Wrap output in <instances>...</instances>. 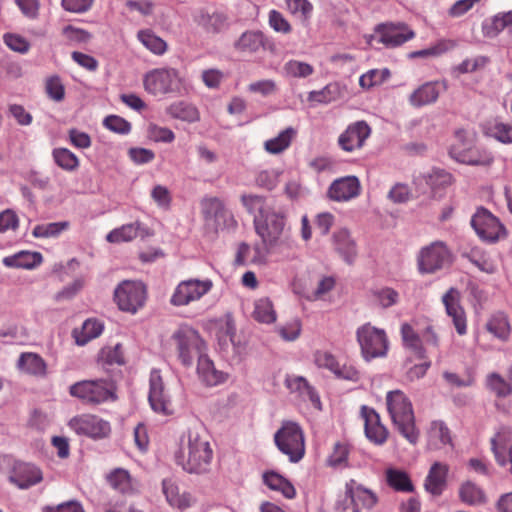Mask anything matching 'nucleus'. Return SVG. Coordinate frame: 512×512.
<instances>
[{
	"mask_svg": "<svg viewBox=\"0 0 512 512\" xmlns=\"http://www.w3.org/2000/svg\"><path fill=\"white\" fill-rule=\"evenodd\" d=\"M213 450L200 426L189 427L181 437L175 452V461L190 474H205L210 471Z\"/></svg>",
	"mask_w": 512,
	"mask_h": 512,
	"instance_id": "1",
	"label": "nucleus"
},
{
	"mask_svg": "<svg viewBox=\"0 0 512 512\" xmlns=\"http://www.w3.org/2000/svg\"><path fill=\"white\" fill-rule=\"evenodd\" d=\"M386 405L395 428L409 443L415 445L419 439V431L415 426L410 399L401 390H393L386 395Z\"/></svg>",
	"mask_w": 512,
	"mask_h": 512,
	"instance_id": "2",
	"label": "nucleus"
},
{
	"mask_svg": "<svg viewBox=\"0 0 512 512\" xmlns=\"http://www.w3.org/2000/svg\"><path fill=\"white\" fill-rule=\"evenodd\" d=\"M178 360L185 367H191L195 358L205 353L206 344L199 332L188 324H181L171 335Z\"/></svg>",
	"mask_w": 512,
	"mask_h": 512,
	"instance_id": "3",
	"label": "nucleus"
},
{
	"mask_svg": "<svg viewBox=\"0 0 512 512\" xmlns=\"http://www.w3.org/2000/svg\"><path fill=\"white\" fill-rule=\"evenodd\" d=\"M274 442L279 451L288 456L292 463L299 462L305 455L304 433L296 422L284 421L274 434Z\"/></svg>",
	"mask_w": 512,
	"mask_h": 512,
	"instance_id": "4",
	"label": "nucleus"
},
{
	"mask_svg": "<svg viewBox=\"0 0 512 512\" xmlns=\"http://www.w3.org/2000/svg\"><path fill=\"white\" fill-rule=\"evenodd\" d=\"M254 226L263 244L268 249H274L280 243L283 234L285 215L281 210L271 206L266 213L255 217Z\"/></svg>",
	"mask_w": 512,
	"mask_h": 512,
	"instance_id": "5",
	"label": "nucleus"
},
{
	"mask_svg": "<svg viewBox=\"0 0 512 512\" xmlns=\"http://www.w3.org/2000/svg\"><path fill=\"white\" fill-rule=\"evenodd\" d=\"M361 354L366 361L384 357L387 354L389 342L386 332L370 323L360 326L356 332Z\"/></svg>",
	"mask_w": 512,
	"mask_h": 512,
	"instance_id": "6",
	"label": "nucleus"
},
{
	"mask_svg": "<svg viewBox=\"0 0 512 512\" xmlns=\"http://www.w3.org/2000/svg\"><path fill=\"white\" fill-rule=\"evenodd\" d=\"M69 393L89 404H100L115 398L113 383L105 379L79 381L70 386Z\"/></svg>",
	"mask_w": 512,
	"mask_h": 512,
	"instance_id": "7",
	"label": "nucleus"
},
{
	"mask_svg": "<svg viewBox=\"0 0 512 512\" xmlns=\"http://www.w3.org/2000/svg\"><path fill=\"white\" fill-rule=\"evenodd\" d=\"M180 77L173 68H156L143 76V86L153 96H163L179 89Z\"/></svg>",
	"mask_w": 512,
	"mask_h": 512,
	"instance_id": "8",
	"label": "nucleus"
},
{
	"mask_svg": "<svg viewBox=\"0 0 512 512\" xmlns=\"http://www.w3.org/2000/svg\"><path fill=\"white\" fill-rule=\"evenodd\" d=\"M212 288L213 282L210 279L190 278L183 280L175 287L169 302L175 307L187 306L192 302L200 300Z\"/></svg>",
	"mask_w": 512,
	"mask_h": 512,
	"instance_id": "9",
	"label": "nucleus"
},
{
	"mask_svg": "<svg viewBox=\"0 0 512 512\" xmlns=\"http://www.w3.org/2000/svg\"><path fill=\"white\" fill-rule=\"evenodd\" d=\"M114 300L119 309L136 313L146 300V287L140 281L124 280L114 291Z\"/></svg>",
	"mask_w": 512,
	"mask_h": 512,
	"instance_id": "10",
	"label": "nucleus"
},
{
	"mask_svg": "<svg viewBox=\"0 0 512 512\" xmlns=\"http://www.w3.org/2000/svg\"><path fill=\"white\" fill-rule=\"evenodd\" d=\"M452 262V255L447 246L436 241L422 248L418 254V268L420 273H434Z\"/></svg>",
	"mask_w": 512,
	"mask_h": 512,
	"instance_id": "11",
	"label": "nucleus"
},
{
	"mask_svg": "<svg viewBox=\"0 0 512 512\" xmlns=\"http://www.w3.org/2000/svg\"><path fill=\"white\" fill-rule=\"evenodd\" d=\"M471 225L483 241L493 243L506 235L499 219L483 207L478 208L472 216Z\"/></svg>",
	"mask_w": 512,
	"mask_h": 512,
	"instance_id": "12",
	"label": "nucleus"
},
{
	"mask_svg": "<svg viewBox=\"0 0 512 512\" xmlns=\"http://www.w3.org/2000/svg\"><path fill=\"white\" fill-rule=\"evenodd\" d=\"M148 400L154 412L165 416L173 414L171 397L165 388L160 371L156 369L150 373Z\"/></svg>",
	"mask_w": 512,
	"mask_h": 512,
	"instance_id": "13",
	"label": "nucleus"
},
{
	"mask_svg": "<svg viewBox=\"0 0 512 512\" xmlns=\"http://www.w3.org/2000/svg\"><path fill=\"white\" fill-rule=\"evenodd\" d=\"M68 425L76 434L85 435L93 439L104 438L111 431L108 421L91 414L77 415L70 419Z\"/></svg>",
	"mask_w": 512,
	"mask_h": 512,
	"instance_id": "14",
	"label": "nucleus"
},
{
	"mask_svg": "<svg viewBox=\"0 0 512 512\" xmlns=\"http://www.w3.org/2000/svg\"><path fill=\"white\" fill-rule=\"evenodd\" d=\"M375 33L379 42L387 48L401 46L415 37L414 31L405 23H382L376 26Z\"/></svg>",
	"mask_w": 512,
	"mask_h": 512,
	"instance_id": "15",
	"label": "nucleus"
},
{
	"mask_svg": "<svg viewBox=\"0 0 512 512\" xmlns=\"http://www.w3.org/2000/svg\"><path fill=\"white\" fill-rule=\"evenodd\" d=\"M371 134V128L365 121H356L348 125L338 137V145L346 152L361 149Z\"/></svg>",
	"mask_w": 512,
	"mask_h": 512,
	"instance_id": "16",
	"label": "nucleus"
},
{
	"mask_svg": "<svg viewBox=\"0 0 512 512\" xmlns=\"http://www.w3.org/2000/svg\"><path fill=\"white\" fill-rule=\"evenodd\" d=\"M361 184L356 176L335 179L327 190V197L335 202H348L360 195Z\"/></svg>",
	"mask_w": 512,
	"mask_h": 512,
	"instance_id": "17",
	"label": "nucleus"
},
{
	"mask_svg": "<svg viewBox=\"0 0 512 512\" xmlns=\"http://www.w3.org/2000/svg\"><path fill=\"white\" fill-rule=\"evenodd\" d=\"M512 439V430L508 427H500L491 438V450L497 464L501 467L509 465V472L512 475V444L507 450Z\"/></svg>",
	"mask_w": 512,
	"mask_h": 512,
	"instance_id": "18",
	"label": "nucleus"
},
{
	"mask_svg": "<svg viewBox=\"0 0 512 512\" xmlns=\"http://www.w3.org/2000/svg\"><path fill=\"white\" fill-rule=\"evenodd\" d=\"M361 415L364 419V430L368 440L375 445H383L388 438V430L381 423L379 414L372 408L362 406Z\"/></svg>",
	"mask_w": 512,
	"mask_h": 512,
	"instance_id": "19",
	"label": "nucleus"
},
{
	"mask_svg": "<svg viewBox=\"0 0 512 512\" xmlns=\"http://www.w3.org/2000/svg\"><path fill=\"white\" fill-rule=\"evenodd\" d=\"M151 235L152 232L150 228H148L140 221H135L133 223L124 224L121 227L111 230L107 234L106 240L110 243L118 244L123 242H131L137 237L144 239Z\"/></svg>",
	"mask_w": 512,
	"mask_h": 512,
	"instance_id": "20",
	"label": "nucleus"
},
{
	"mask_svg": "<svg viewBox=\"0 0 512 512\" xmlns=\"http://www.w3.org/2000/svg\"><path fill=\"white\" fill-rule=\"evenodd\" d=\"M345 490L347 498L353 505V512H360L361 508H372L377 502L376 495L355 480L347 482Z\"/></svg>",
	"mask_w": 512,
	"mask_h": 512,
	"instance_id": "21",
	"label": "nucleus"
},
{
	"mask_svg": "<svg viewBox=\"0 0 512 512\" xmlns=\"http://www.w3.org/2000/svg\"><path fill=\"white\" fill-rule=\"evenodd\" d=\"M194 21L209 34L221 33L229 27L228 16L220 11L210 13L206 9H200L194 16Z\"/></svg>",
	"mask_w": 512,
	"mask_h": 512,
	"instance_id": "22",
	"label": "nucleus"
},
{
	"mask_svg": "<svg viewBox=\"0 0 512 512\" xmlns=\"http://www.w3.org/2000/svg\"><path fill=\"white\" fill-rule=\"evenodd\" d=\"M43 479L38 467L30 463H18L14 466L9 480L21 489L38 484Z\"/></svg>",
	"mask_w": 512,
	"mask_h": 512,
	"instance_id": "23",
	"label": "nucleus"
},
{
	"mask_svg": "<svg viewBox=\"0 0 512 512\" xmlns=\"http://www.w3.org/2000/svg\"><path fill=\"white\" fill-rule=\"evenodd\" d=\"M443 303L448 316L453 320L456 331L464 335L467 331L466 316L463 308L459 304V292L455 288H450L443 296Z\"/></svg>",
	"mask_w": 512,
	"mask_h": 512,
	"instance_id": "24",
	"label": "nucleus"
},
{
	"mask_svg": "<svg viewBox=\"0 0 512 512\" xmlns=\"http://www.w3.org/2000/svg\"><path fill=\"white\" fill-rule=\"evenodd\" d=\"M162 492L169 505L179 510H185L194 503L193 496L188 492H180V489L173 479L162 481Z\"/></svg>",
	"mask_w": 512,
	"mask_h": 512,
	"instance_id": "25",
	"label": "nucleus"
},
{
	"mask_svg": "<svg viewBox=\"0 0 512 512\" xmlns=\"http://www.w3.org/2000/svg\"><path fill=\"white\" fill-rule=\"evenodd\" d=\"M445 86L438 82H426L417 88L409 97V103L413 107H422L437 101Z\"/></svg>",
	"mask_w": 512,
	"mask_h": 512,
	"instance_id": "26",
	"label": "nucleus"
},
{
	"mask_svg": "<svg viewBox=\"0 0 512 512\" xmlns=\"http://www.w3.org/2000/svg\"><path fill=\"white\" fill-rule=\"evenodd\" d=\"M417 180L424 181L430 187L434 197H441L443 191L454 181L452 174L441 168H433L419 176Z\"/></svg>",
	"mask_w": 512,
	"mask_h": 512,
	"instance_id": "27",
	"label": "nucleus"
},
{
	"mask_svg": "<svg viewBox=\"0 0 512 512\" xmlns=\"http://www.w3.org/2000/svg\"><path fill=\"white\" fill-rule=\"evenodd\" d=\"M197 362V374L206 386H217L226 380V374L215 368L213 361L204 353Z\"/></svg>",
	"mask_w": 512,
	"mask_h": 512,
	"instance_id": "28",
	"label": "nucleus"
},
{
	"mask_svg": "<svg viewBox=\"0 0 512 512\" xmlns=\"http://www.w3.org/2000/svg\"><path fill=\"white\" fill-rule=\"evenodd\" d=\"M334 249L340 254L348 264L353 263L357 255L355 241L351 238L350 232L346 228L335 231L332 235Z\"/></svg>",
	"mask_w": 512,
	"mask_h": 512,
	"instance_id": "29",
	"label": "nucleus"
},
{
	"mask_svg": "<svg viewBox=\"0 0 512 512\" xmlns=\"http://www.w3.org/2000/svg\"><path fill=\"white\" fill-rule=\"evenodd\" d=\"M285 383L291 393H298L302 398L308 399L315 408L321 410V401L318 393L304 377L288 376Z\"/></svg>",
	"mask_w": 512,
	"mask_h": 512,
	"instance_id": "30",
	"label": "nucleus"
},
{
	"mask_svg": "<svg viewBox=\"0 0 512 512\" xmlns=\"http://www.w3.org/2000/svg\"><path fill=\"white\" fill-rule=\"evenodd\" d=\"M475 145L474 133L463 128L455 130L453 141L449 147V155L457 162H461V155L467 154Z\"/></svg>",
	"mask_w": 512,
	"mask_h": 512,
	"instance_id": "31",
	"label": "nucleus"
},
{
	"mask_svg": "<svg viewBox=\"0 0 512 512\" xmlns=\"http://www.w3.org/2000/svg\"><path fill=\"white\" fill-rule=\"evenodd\" d=\"M448 473V466L441 462H435L425 479V489L427 492L434 496L442 494L446 486V477Z\"/></svg>",
	"mask_w": 512,
	"mask_h": 512,
	"instance_id": "32",
	"label": "nucleus"
},
{
	"mask_svg": "<svg viewBox=\"0 0 512 512\" xmlns=\"http://www.w3.org/2000/svg\"><path fill=\"white\" fill-rule=\"evenodd\" d=\"M3 265L8 268H22L32 270L43 262L40 252L20 251L13 255L6 256L2 260Z\"/></svg>",
	"mask_w": 512,
	"mask_h": 512,
	"instance_id": "33",
	"label": "nucleus"
},
{
	"mask_svg": "<svg viewBox=\"0 0 512 512\" xmlns=\"http://www.w3.org/2000/svg\"><path fill=\"white\" fill-rule=\"evenodd\" d=\"M402 343L405 349L409 350L419 359H426V348L422 345L421 333L409 323H403L400 329Z\"/></svg>",
	"mask_w": 512,
	"mask_h": 512,
	"instance_id": "34",
	"label": "nucleus"
},
{
	"mask_svg": "<svg viewBox=\"0 0 512 512\" xmlns=\"http://www.w3.org/2000/svg\"><path fill=\"white\" fill-rule=\"evenodd\" d=\"M462 256L484 273L493 274L497 271V262L494 257L479 247L464 251Z\"/></svg>",
	"mask_w": 512,
	"mask_h": 512,
	"instance_id": "35",
	"label": "nucleus"
},
{
	"mask_svg": "<svg viewBox=\"0 0 512 512\" xmlns=\"http://www.w3.org/2000/svg\"><path fill=\"white\" fill-rule=\"evenodd\" d=\"M17 367L29 375L44 377L47 373V364L38 354L25 352L19 356Z\"/></svg>",
	"mask_w": 512,
	"mask_h": 512,
	"instance_id": "36",
	"label": "nucleus"
},
{
	"mask_svg": "<svg viewBox=\"0 0 512 512\" xmlns=\"http://www.w3.org/2000/svg\"><path fill=\"white\" fill-rule=\"evenodd\" d=\"M350 452L351 445L348 442L337 441L326 458V465L333 469L348 468Z\"/></svg>",
	"mask_w": 512,
	"mask_h": 512,
	"instance_id": "37",
	"label": "nucleus"
},
{
	"mask_svg": "<svg viewBox=\"0 0 512 512\" xmlns=\"http://www.w3.org/2000/svg\"><path fill=\"white\" fill-rule=\"evenodd\" d=\"M272 250L268 249L264 244L263 247L256 245L251 248L248 244L242 243L238 248L236 262L238 264H245L250 261L254 264H264L268 253Z\"/></svg>",
	"mask_w": 512,
	"mask_h": 512,
	"instance_id": "38",
	"label": "nucleus"
},
{
	"mask_svg": "<svg viewBox=\"0 0 512 512\" xmlns=\"http://www.w3.org/2000/svg\"><path fill=\"white\" fill-rule=\"evenodd\" d=\"M452 442L450 431L442 421H433L428 431V447L439 450Z\"/></svg>",
	"mask_w": 512,
	"mask_h": 512,
	"instance_id": "39",
	"label": "nucleus"
},
{
	"mask_svg": "<svg viewBox=\"0 0 512 512\" xmlns=\"http://www.w3.org/2000/svg\"><path fill=\"white\" fill-rule=\"evenodd\" d=\"M387 484L398 492L410 493L414 491V485L409 474L398 468H387L385 471Z\"/></svg>",
	"mask_w": 512,
	"mask_h": 512,
	"instance_id": "40",
	"label": "nucleus"
},
{
	"mask_svg": "<svg viewBox=\"0 0 512 512\" xmlns=\"http://www.w3.org/2000/svg\"><path fill=\"white\" fill-rule=\"evenodd\" d=\"M295 136L296 130L292 127H287L276 137L266 140L263 145L264 149L272 155L280 154L290 147Z\"/></svg>",
	"mask_w": 512,
	"mask_h": 512,
	"instance_id": "41",
	"label": "nucleus"
},
{
	"mask_svg": "<svg viewBox=\"0 0 512 512\" xmlns=\"http://www.w3.org/2000/svg\"><path fill=\"white\" fill-rule=\"evenodd\" d=\"M486 330L495 338L502 342H506L511 333L508 318L503 313L493 314L486 322Z\"/></svg>",
	"mask_w": 512,
	"mask_h": 512,
	"instance_id": "42",
	"label": "nucleus"
},
{
	"mask_svg": "<svg viewBox=\"0 0 512 512\" xmlns=\"http://www.w3.org/2000/svg\"><path fill=\"white\" fill-rule=\"evenodd\" d=\"M233 46L237 52L255 53L263 46V34L260 31H245Z\"/></svg>",
	"mask_w": 512,
	"mask_h": 512,
	"instance_id": "43",
	"label": "nucleus"
},
{
	"mask_svg": "<svg viewBox=\"0 0 512 512\" xmlns=\"http://www.w3.org/2000/svg\"><path fill=\"white\" fill-rule=\"evenodd\" d=\"M263 482L271 490L282 493L288 499L294 498L296 494L294 486L286 478L274 471L264 473Z\"/></svg>",
	"mask_w": 512,
	"mask_h": 512,
	"instance_id": "44",
	"label": "nucleus"
},
{
	"mask_svg": "<svg viewBox=\"0 0 512 512\" xmlns=\"http://www.w3.org/2000/svg\"><path fill=\"white\" fill-rule=\"evenodd\" d=\"M509 27H512V11L496 14L490 20L485 21L483 33L485 36L493 38Z\"/></svg>",
	"mask_w": 512,
	"mask_h": 512,
	"instance_id": "45",
	"label": "nucleus"
},
{
	"mask_svg": "<svg viewBox=\"0 0 512 512\" xmlns=\"http://www.w3.org/2000/svg\"><path fill=\"white\" fill-rule=\"evenodd\" d=\"M103 323L96 319H87L81 330H74L73 335L75 342L80 345H86L90 340L97 338L103 331Z\"/></svg>",
	"mask_w": 512,
	"mask_h": 512,
	"instance_id": "46",
	"label": "nucleus"
},
{
	"mask_svg": "<svg viewBox=\"0 0 512 512\" xmlns=\"http://www.w3.org/2000/svg\"><path fill=\"white\" fill-rule=\"evenodd\" d=\"M167 114H169L172 118L189 123H193L199 120V112L197 108L194 105L184 101L172 103L167 108Z\"/></svg>",
	"mask_w": 512,
	"mask_h": 512,
	"instance_id": "47",
	"label": "nucleus"
},
{
	"mask_svg": "<svg viewBox=\"0 0 512 512\" xmlns=\"http://www.w3.org/2000/svg\"><path fill=\"white\" fill-rule=\"evenodd\" d=\"M110 486L123 494L133 491L132 479L129 472L123 468H116L107 475Z\"/></svg>",
	"mask_w": 512,
	"mask_h": 512,
	"instance_id": "48",
	"label": "nucleus"
},
{
	"mask_svg": "<svg viewBox=\"0 0 512 512\" xmlns=\"http://www.w3.org/2000/svg\"><path fill=\"white\" fill-rule=\"evenodd\" d=\"M137 39L153 54L162 55L167 50V43L150 29L138 31Z\"/></svg>",
	"mask_w": 512,
	"mask_h": 512,
	"instance_id": "49",
	"label": "nucleus"
},
{
	"mask_svg": "<svg viewBox=\"0 0 512 512\" xmlns=\"http://www.w3.org/2000/svg\"><path fill=\"white\" fill-rule=\"evenodd\" d=\"M486 386L499 398H506L512 393V380L496 372L487 375Z\"/></svg>",
	"mask_w": 512,
	"mask_h": 512,
	"instance_id": "50",
	"label": "nucleus"
},
{
	"mask_svg": "<svg viewBox=\"0 0 512 512\" xmlns=\"http://www.w3.org/2000/svg\"><path fill=\"white\" fill-rule=\"evenodd\" d=\"M462 156L463 157H461L460 163L466 165L488 167L494 162V156L492 152L485 148H477L475 145L470 151H468L467 154Z\"/></svg>",
	"mask_w": 512,
	"mask_h": 512,
	"instance_id": "51",
	"label": "nucleus"
},
{
	"mask_svg": "<svg viewBox=\"0 0 512 512\" xmlns=\"http://www.w3.org/2000/svg\"><path fill=\"white\" fill-rule=\"evenodd\" d=\"M485 134L503 144H512V123L491 122L486 125Z\"/></svg>",
	"mask_w": 512,
	"mask_h": 512,
	"instance_id": "52",
	"label": "nucleus"
},
{
	"mask_svg": "<svg viewBox=\"0 0 512 512\" xmlns=\"http://www.w3.org/2000/svg\"><path fill=\"white\" fill-rule=\"evenodd\" d=\"M247 212L254 216L263 215L271 207L265 197L256 194H243L240 197Z\"/></svg>",
	"mask_w": 512,
	"mask_h": 512,
	"instance_id": "53",
	"label": "nucleus"
},
{
	"mask_svg": "<svg viewBox=\"0 0 512 512\" xmlns=\"http://www.w3.org/2000/svg\"><path fill=\"white\" fill-rule=\"evenodd\" d=\"M52 156L55 163L63 170L72 172L79 166L78 157L67 148H55Z\"/></svg>",
	"mask_w": 512,
	"mask_h": 512,
	"instance_id": "54",
	"label": "nucleus"
},
{
	"mask_svg": "<svg viewBox=\"0 0 512 512\" xmlns=\"http://www.w3.org/2000/svg\"><path fill=\"white\" fill-rule=\"evenodd\" d=\"M461 500L468 505H480L486 498L483 490L472 482L464 483L459 491Z\"/></svg>",
	"mask_w": 512,
	"mask_h": 512,
	"instance_id": "55",
	"label": "nucleus"
},
{
	"mask_svg": "<svg viewBox=\"0 0 512 512\" xmlns=\"http://www.w3.org/2000/svg\"><path fill=\"white\" fill-rule=\"evenodd\" d=\"M253 317L262 323H272L276 320V313L272 302L268 298H261L255 301Z\"/></svg>",
	"mask_w": 512,
	"mask_h": 512,
	"instance_id": "56",
	"label": "nucleus"
},
{
	"mask_svg": "<svg viewBox=\"0 0 512 512\" xmlns=\"http://www.w3.org/2000/svg\"><path fill=\"white\" fill-rule=\"evenodd\" d=\"M455 47H456V42L454 40L442 39L429 48L411 52L409 54V57L410 58L430 57V56L436 57V56H440V55L452 50Z\"/></svg>",
	"mask_w": 512,
	"mask_h": 512,
	"instance_id": "57",
	"label": "nucleus"
},
{
	"mask_svg": "<svg viewBox=\"0 0 512 512\" xmlns=\"http://www.w3.org/2000/svg\"><path fill=\"white\" fill-rule=\"evenodd\" d=\"M283 72L287 77L306 78L314 73V68L306 62L289 60L284 64Z\"/></svg>",
	"mask_w": 512,
	"mask_h": 512,
	"instance_id": "58",
	"label": "nucleus"
},
{
	"mask_svg": "<svg viewBox=\"0 0 512 512\" xmlns=\"http://www.w3.org/2000/svg\"><path fill=\"white\" fill-rule=\"evenodd\" d=\"M280 172L276 169H261L254 176L255 185L259 188L272 190L279 182Z\"/></svg>",
	"mask_w": 512,
	"mask_h": 512,
	"instance_id": "59",
	"label": "nucleus"
},
{
	"mask_svg": "<svg viewBox=\"0 0 512 512\" xmlns=\"http://www.w3.org/2000/svg\"><path fill=\"white\" fill-rule=\"evenodd\" d=\"M68 227V222H52L38 224L32 230L35 238H51L57 237L62 231Z\"/></svg>",
	"mask_w": 512,
	"mask_h": 512,
	"instance_id": "60",
	"label": "nucleus"
},
{
	"mask_svg": "<svg viewBox=\"0 0 512 512\" xmlns=\"http://www.w3.org/2000/svg\"><path fill=\"white\" fill-rule=\"evenodd\" d=\"M285 4L292 15L302 20L310 18L313 5L308 0H285Z\"/></svg>",
	"mask_w": 512,
	"mask_h": 512,
	"instance_id": "61",
	"label": "nucleus"
},
{
	"mask_svg": "<svg viewBox=\"0 0 512 512\" xmlns=\"http://www.w3.org/2000/svg\"><path fill=\"white\" fill-rule=\"evenodd\" d=\"M268 24L277 33L289 34L292 31V26L284 15L272 9L268 13Z\"/></svg>",
	"mask_w": 512,
	"mask_h": 512,
	"instance_id": "62",
	"label": "nucleus"
},
{
	"mask_svg": "<svg viewBox=\"0 0 512 512\" xmlns=\"http://www.w3.org/2000/svg\"><path fill=\"white\" fill-rule=\"evenodd\" d=\"M375 301L382 308H389L398 302L399 294L392 288L384 287L373 292Z\"/></svg>",
	"mask_w": 512,
	"mask_h": 512,
	"instance_id": "63",
	"label": "nucleus"
},
{
	"mask_svg": "<svg viewBox=\"0 0 512 512\" xmlns=\"http://www.w3.org/2000/svg\"><path fill=\"white\" fill-rule=\"evenodd\" d=\"M314 362L318 368L327 369L332 374L338 369L340 363V361L328 351H316L314 354Z\"/></svg>",
	"mask_w": 512,
	"mask_h": 512,
	"instance_id": "64",
	"label": "nucleus"
}]
</instances>
